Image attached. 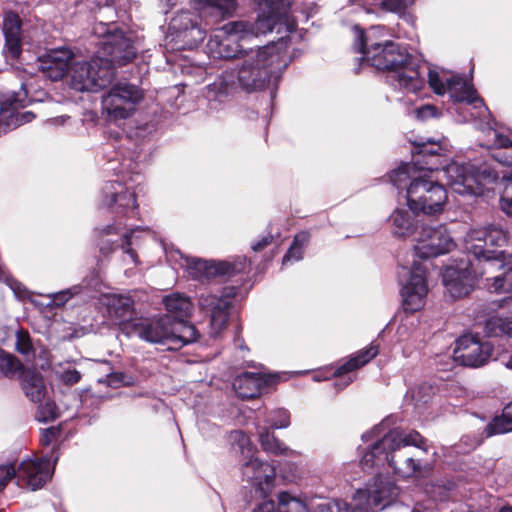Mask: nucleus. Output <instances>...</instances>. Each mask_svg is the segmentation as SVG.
<instances>
[{
    "label": "nucleus",
    "mask_w": 512,
    "mask_h": 512,
    "mask_svg": "<svg viewBox=\"0 0 512 512\" xmlns=\"http://www.w3.org/2000/svg\"><path fill=\"white\" fill-rule=\"evenodd\" d=\"M258 7V17L251 23L245 20L232 21L217 29L207 44L214 58L230 59L243 53L240 40L257 37L276 29L277 33H291L296 29V21L289 20L283 10H273L271 0H254Z\"/></svg>",
    "instance_id": "obj_1"
},
{
    "label": "nucleus",
    "mask_w": 512,
    "mask_h": 512,
    "mask_svg": "<svg viewBox=\"0 0 512 512\" xmlns=\"http://www.w3.org/2000/svg\"><path fill=\"white\" fill-rule=\"evenodd\" d=\"M464 246L475 257L474 264L480 268V274H492L501 270V274L487 278L488 289L495 293L512 291V255L489 248L486 230L483 227L470 229L464 237Z\"/></svg>",
    "instance_id": "obj_2"
},
{
    "label": "nucleus",
    "mask_w": 512,
    "mask_h": 512,
    "mask_svg": "<svg viewBox=\"0 0 512 512\" xmlns=\"http://www.w3.org/2000/svg\"><path fill=\"white\" fill-rule=\"evenodd\" d=\"M192 2L198 14L181 11L171 19L169 24V30L182 41V47L187 49L196 47L206 36V30L201 26V18H205V25L214 24L216 21L209 19L212 14L216 13L224 17L236 8V0H192Z\"/></svg>",
    "instance_id": "obj_3"
},
{
    "label": "nucleus",
    "mask_w": 512,
    "mask_h": 512,
    "mask_svg": "<svg viewBox=\"0 0 512 512\" xmlns=\"http://www.w3.org/2000/svg\"><path fill=\"white\" fill-rule=\"evenodd\" d=\"M280 55L274 48L262 47L256 51L245 53L244 60L238 70L239 86L246 92L264 89L271 78H277L282 66Z\"/></svg>",
    "instance_id": "obj_4"
},
{
    "label": "nucleus",
    "mask_w": 512,
    "mask_h": 512,
    "mask_svg": "<svg viewBox=\"0 0 512 512\" xmlns=\"http://www.w3.org/2000/svg\"><path fill=\"white\" fill-rule=\"evenodd\" d=\"M92 32L99 38L96 43L100 48L96 58H102L105 65L113 70V67L124 66L130 63L136 56V48L128 37L114 21L104 22L98 20Z\"/></svg>",
    "instance_id": "obj_5"
},
{
    "label": "nucleus",
    "mask_w": 512,
    "mask_h": 512,
    "mask_svg": "<svg viewBox=\"0 0 512 512\" xmlns=\"http://www.w3.org/2000/svg\"><path fill=\"white\" fill-rule=\"evenodd\" d=\"M144 99V90L127 83L117 82L102 96V113L109 121L131 117Z\"/></svg>",
    "instance_id": "obj_6"
},
{
    "label": "nucleus",
    "mask_w": 512,
    "mask_h": 512,
    "mask_svg": "<svg viewBox=\"0 0 512 512\" xmlns=\"http://www.w3.org/2000/svg\"><path fill=\"white\" fill-rule=\"evenodd\" d=\"M398 488L390 481L377 478L372 487L358 490L351 504L337 501V512H376L389 506L398 496Z\"/></svg>",
    "instance_id": "obj_7"
},
{
    "label": "nucleus",
    "mask_w": 512,
    "mask_h": 512,
    "mask_svg": "<svg viewBox=\"0 0 512 512\" xmlns=\"http://www.w3.org/2000/svg\"><path fill=\"white\" fill-rule=\"evenodd\" d=\"M447 191L443 185L424 178H414L407 188V203L415 214L441 213L447 202Z\"/></svg>",
    "instance_id": "obj_8"
},
{
    "label": "nucleus",
    "mask_w": 512,
    "mask_h": 512,
    "mask_svg": "<svg viewBox=\"0 0 512 512\" xmlns=\"http://www.w3.org/2000/svg\"><path fill=\"white\" fill-rule=\"evenodd\" d=\"M102 58L72 62L69 69L70 85L77 91H97L106 87L114 78V70Z\"/></svg>",
    "instance_id": "obj_9"
},
{
    "label": "nucleus",
    "mask_w": 512,
    "mask_h": 512,
    "mask_svg": "<svg viewBox=\"0 0 512 512\" xmlns=\"http://www.w3.org/2000/svg\"><path fill=\"white\" fill-rule=\"evenodd\" d=\"M394 54L387 69L390 81L407 92L420 91L424 87V79L421 77L418 61L399 44Z\"/></svg>",
    "instance_id": "obj_10"
},
{
    "label": "nucleus",
    "mask_w": 512,
    "mask_h": 512,
    "mask_svg": "<svg viewBox=\"0 0 512 512\" xmlns=\"http://www.w3.org/2000/svg\"><path fill=\"white\" fill-rule=\"evenodd\" d=\"M414 240V253L421 259L437 257L449 253L456 246L453 237L444 225L436 227L421 225Z\"/></svg>",
    "instance_id": "obj_11"
},
{
    "label": "nucleus",
    "mask_w": 512,
    "mask_h": 512,
    "mask_svg": "<svg viewBox=\"0 0 512 512\" xmlns=\"http://www.w3.org/2000/svg\"><path fill=\"white\" fill-rule=\"evenodd\" d=\"M492 352L490 342L481 341L477 335L466 334L457 339L453 355L459 364L477 368L489 361Z\"/></svg>",
    "instance_id": "obj_12"
},
{
    "label": "nucleus",
    "mask_w": 512,
    "mask_h": 512,
    "mask_svg": "<svg viewBox=\"0 0 512 512\" xmlns=\"http://www.w3.org/2000/svg\"><path fill=\"white\" fill-rule=\"evenodd\" d=\"M428 83L437 95H444L448 92L454 101H467L470 104H474L475 107H478V103H482V100L476 96L474 88L459 75L442 79L437 72L429 71Z\"/></svg>",
    "instance_id": "obj_13"
},
{
    "label": "nucleus",
    "mask_w": 512,
    "mask_h": 512,
    "mask_svg": "<svg viewBox=\"0 0 512 512\" xmlns=\"http://www.w3.org/2000/svg\"><path fill=\"white\" fill-rule=\"evenodd\" d=\"M236 289L230 287L222 296L213 294H201L199 296V307L203 311L210 312L211 334L216 337L227 325L231 299L235 297Z\"/></svg>",
    "instance_id": "obj_14"
},
{
    "label": "nucleus",
    "mask_w": 512,
    "mask_h": 512,
    "mask_svg": "<svg viewBox=\"0 0 512 512\" xmlns=\"http://www.w3.org/2000/svg\"><path fill=\"white\" fill-rule=\"evenodd\" d=\"M427 292L426 269L420 262L415 261L409 272V279L401 290L404 310L411 313L420 310L425 304Z\"/></svg>",
    "instance_id": "obj_15"
},
{
    "label": "nucleus",
    "mask_w": 512,
    "mask_h": 512,
    "mask_svg": "<svg viewBox=\"0 0 512 512\" xmlns=\"http://www.w3.org/2000/svg\"><path fill=\"white\" fill-rule=\"evenodd\" d=\"M480 274V268L474 262H470L465 268L448 267L443 273V284L446 291L453 299L468 295L474 288L476 279Z\"/></svg>",
    "instance_id": "obj_16"
},
{
    "label": "nucleus",
    "mask_w": 512,
    "mask_h": 512,
    "mask_svg": "<svg viewBox=\"0 0 512 512\" xmlns=\"http://www.w3.org/2000/svg\"><path fill=\"white\" fill-rule=\"evenodd\" d=\"M172 322L170 315L152 319H137L130 332L135 333L146 342L166 345L170 350Z\"/></svg>",
    "instance_id": "obj_17"
},
{
    "label": "nucleus",
    "mask_w": 512,
    "mask_h": 512,
    "mask_svg": "<svg viewBox=\"0 0 512 512\" xmlns=\"http://www.w3.org/2000/svg\"><path fill=\"white\" fill-rule=\"evenodd\" d=\"M102 204L112 213L130 217L136 213V195L120 182H109L103 190Z\"/></svg>",
    "instance_id": "obj_18"
},
{
    "label": "nucleus",
    "mask_w": 512,
    "mask_h": 512,
    "mask_svg": "<svg viewBox=\"0 0 512 512\" xmlns=\"http://www.w3.org/2000/svg\"><path fill=\"white\" fill-rule=\"evenodd\" d=\"M242 475L255 487L256 494L264 497L272 485L276 472L268 462L261 461L252 455L243 461Z\"/></svg>",
    "instance_id": "obj_19"
},
{
    "label": "nucleus",
    "mask_w": 512,
    "mask_h": 512,
    "mask_svg": "<svg viewBox=\"0 0 512 512\" xmlns=\"http://www.w3.org/2000/svg\"><path fill=\"white\" fill-rule=\"evenodd\" d=\"M52 476L50 460L48 458L27 459L17 468L18 484H25L32 491L41 488Z\"/></svg>",
    "instance_id": "obj_20"
},
{
    "label": "nucleus",
    "mask_w": 512,
    "mask_h": 512,
    "mask_svg": "<svg viewBox=\"0 0 512 512\" xmlns=\"http://www.w3.org/2000/svg\"><path fill=\"white\" fill-rule=\"evenodd\" d=\"M448 184L460 195L478 194L481 191L479 174L472 165L460 166L451 164L445 169Z\"/></svg>",
    "instance_id": "obj_21"
},
{
    "label": "nucleus",
    "mask_w": 512,
    "mask_h": 512,
    "mask_svg": "<svg viewBox=\"0 0 512 512\" xmlns=\"http://www.w3.org/2000/svg\"><path fill=\"white\" fill-rule=\"evenodd\" d=\"M395 49H398V44L392 41L385 43H372L366 45L364 34L361 32L358 36V46L356 51L363 55V58L373 67L378 70L387 71Z\"/></svg>",
    "instance_id": "obj_22"
},
{
    "label": "nucleus",
    "mask_w": 512,
    "mask_h": 512,
    "mask_svg": "<svg viewBox=\"0 0 512 512\" xmlns=\"http://www.w3.org/2000/svg\"><path fill=\"white\" fill-rule=\"evenodd\" d=\"M74 54L67 48L53 49L39 58L38 69L52 81L61 80L72 65Z\"/></svg>",
    "instance_id": "obj_23"
},
{
    "label": "nucleus",
    "mask_w": 512,
    "mask_h": 512,
    "mask_svg": "<svg viewBox=\"0 0 512 512\" xmlns=\"http://www.w3.org/2000/svg\"><path fill=\"white\" fill-rule=\"evenodd\" d=\"M105 305L109 318L119 325L122 330L131 333L133 323L137 320L134 319L136 313L132 298L115 294L108 295L105 297Z\"/></svg>",
    "instance_id": "obj_24"
},
{
    "label": "nucleus",
    "mask_w": 512,
    "mask_h": 512,
    "mask_svg": "<svg viewBox=\"0 0 512 512\" xmlns=\"http://www.w3.org/2000/svg\"><path fill=\"white\" fill-rule=\"evenodd\" d=\"M276 375L246 372L237 376L233 382V388L242 399H250L258 396L262 389L277 381Z\"/></svg>",
    "instance_id": "obj_25"
},
{
    "label": "nucleus",
    "mask_w": 512,
    "mask_h": 512,
    "mask_svg": "<svg viewBox=\"0 0 512 512\" xmlns=\"http://www.w3.org/2000/svg\"><path fill=\"white\" fill-rule=\"evenodd\" d=\"M3 33L7 57L17 59L21 53V20L14 12H7L3 19Z\"/></svg>",
    "instance_id": "obj_26"
},
{
    "label": "nucleus",
    "mask_w": 512,
    "mask_h": 512,
    "mask_svg": "<svg viewBox=\"0 0 512 512\" xmlns=\"http://www.w3.org/2000/svg\"><path fill=\"white\" fill-rule=\"evenodd\" d=\"M413 144L418 149L416 153H413V161L418 170H438L441 146L430 140L427 142L415 140Z\"/></svg>",
    "instance_id": "obj_27"
},
{
    "label": "nucleus",
    "mask_w": 512,
    "mask_h": 512,
    "mask_svg": "<svg viewBox=\"0 0 512 512\" xmlns=\"http://www.w3.org/2000/svg\"><path fill=\"white\" fill-rule=\"evenodd\" d=\"M425 443L424 438L417 431H411L409 433H405L403 431L394 429L389 431L381 438V443L379 447L382 445L384 447H388L389 451L394 453L402 447L406 446H416L422 448Z\"/></svg>",
    "instance_id": "obj_28"
},
{
    "label": "nucleus",
    "mask_w": 512,
    "mask_h": 512,
    "mask_svg": "<svg viewBox=\"0 0 512 512\" xmlns=\"http://www.w3.org/2000/svg\"><path fill=\"white\" fill-rule=\"evenodd\" d=\"M187 267L190 275L198 280L210 279L216 276H224L230 268L225 261H207L203 259H188Z\"/></svg>",
    "instance_id": "obj_29"
},
{
    "label": "nucleus",
    "mask_w": 512,
    "mask_h": 512,
    "mask_svg": "<svg viewBox=\"0 0 512 512\" xmlns=\"http://www.w3.org/2000/svg\"><path fill=\"white\" fill-rule=\"evenodd\" d=\"M18 378L25 395L32 402H40L45 397L46 387L40 373L25 368Z\"/></svg>",
    "instance_id": "obj_30"
},
{
    "label": "nucleus",
    "mask_w": 512,
    "mask_h": 512,
    "mask_svg": "<svg viewBox=\"0 0 512 512\" xmlns=\"http://www.w3.org/2000/svg\"><path fill=\"white\" fill-rule=\"evenodd\" d=\"M254 512H308V509L302 501L283 492L278 496L277 506L272 500H265Z\"/></svg>",
    "instance_id": "obj_31"
},
{
    "label": "nucleus",
    "mask_w": 512,
    "mask_h": 512,
    "mask_svg": "<svg viewBox=\"0 0 512 512\" xmlns=\"http://www.w3.org/2000/svg\"><path fill=\"white\" fill-rule=\"evenodd\" d=\"M393 225L394 234L402 237L417 236L420 230L419 220L417 216L404 209H396L390 217Z\"/></svg>",
    "instance_id": "obj_32"
},
{
    "label": "nucleus",
    "mask_w": 512,
    "mask_h": 512,
    "mask_svg": "<svg viewBox=\"0 0 512 512\" xmlns=\"http://www.w3.org/2000/svg\"><path fill=\"white\" fill-rule=\"evenodd\" d=\"M389 466L394 469L395 473L402 477H425L432 469L430 465H421L419 461L412 457H407L400 462L396 459L394 453L390 454Z\"/></svg>",
    "instance_id": "obj_33"
},
{
    "label": "nucleus",
    "mask_w": 512,
    "mask_h": 512,
    "mask_svg": "<svg viewBox=\"0 0 512 512\" xmlns=\"http://www.w3.org/2000/svg\"><path fill=\"white\" fill-rule=\"evenodd\" d=\"M198 339V332L194 325L184 319L173 320L171 333V349L178 350Z\"/></svg>",
    "instance_id": "obj_34"
},
{
    "label": "nucleus",
    "mask_w": 512,
    "mask_h": 512,
    "mask_svg": "<svg viewBox=\"0 0 512 512\" xmlns=\"http://www.w3.org/2000/svg\"><path fill=\"white\" fill-rule=\"evenodd\" d=\"M378 353H379L378 345L371 343L368 347L358 351L356 354L351 356L345 363L340 365L336 369L335 375L339 377L346 373H349L351 371L361 368L362 366L367 364L369 361H371L373 358H375L378 355Z\"/></svg>",
    "instance_id": "obj_35"
},
{
    "label": "nucleus",
    "mask_w": 512,
    "mask_h": 512,
    "mask_svg": "<svg viewBox=\"0 0 512 512\" xmlns=\"http://www.w3.org/2000/svg\"><path fill=\"white\" fill-rule=\"evenodd\" d=\"M234 87L233 75L225 73L215 79L206 87V98L208 101H223L232 92Z\"/></svg>",
    "instance_id": "obj_36"
},
{
    "label": "nucleus",
    "mask_w": 512,
    "mask_h": 512,
    "mask_svg": "<svg viewBox=\"0 0 512 512\" xmlns=\"http://www.w3.org/2000/svg\"><path fill=\"white\" fill-rule=\"evenodd\" d=\"M164 304L172 320L187 318L192 311L190 299L178 293L166 296L164 298Z\"/></svg>",
    "instance_id": "obj_37"
},
{
    "label": "nucleus",
    "mask_w": 512,
    "mask_h": 512,
    "mask_svg": "<svg viewBox=\"0 0 512 512\" xmlns=\"http://www.w3.org/2000/svg\"><path fill=\"white\" fill-rule=\"evenodd\" d=\"M381 439L374 443L371 450L367 451L361 461V467L364 470L371 469L374 466H378L380 464H383L384 462L389 463L390 454L392 452L389 451L388 447L380 446Z\"/></svg>",
    "instance_id": "obj_38"
},
{
    "label": "nucleus",
    "mask_w": 512,
    "mask_h": 512,
    "mask_svg": "<svg viewBox=\"0 0 512 512\" xmlns=\"http://www.w3.org/2000/svg\"><path fill=\"white\" fill-rule=\"evenodd\" d=\"M484 331L490 337L512 336V319L492 315L486 319Z\"/></svg>",
    "instance_id": "obj_39"
},
{
    "label": "nucleus",
    "mask_w": 512,
    "mask_h": 512,
    "mask_svg": "<svg viewBox=\"0 0 512 512\" xmlns=\"http://www.w3.org/2000/svg\"><path fill=\"white\" fill-rule=\"evenodd\" d=\"M417 170L418 167L414 161L412 163L402 164L399 168L392 171L390 175L391 182L397 189L407 190V184H410L414 178H422L421 176L415 175Z\"/></svg>",
    "instance_id": "obj_40"
},
{
    "label": "nucleus",
    "mask_w": 512,
    "mask_h": 512,
    "mask_svg": "<svg viewBox=\"0 0 512 512\" xmlns=\"http://www.w3.org/2000/svg\"><path fill=\"white\" fill-rule=\"evenodd\" d=\"M488 436L504 434L512 431V402L503 409L500 416H496L487 426Z\"/></svg>",
    "instance_id": "obj_41"
},
{
    "label": "nucleus",
    "mask_w": 512,
    "mask_h": 512,
    "mask_svg": "<svg viewBox=\"0 0 512 512\" xmlns=\"http://www.w3.org/2000/svg\"><path fill=\"white\" fill-rule=\"evenodd\" d=\"M493 157L503 165H512V140L504 135L495 134Z\"/></svg>",
    "instance_id": "obj_42"
},
{
    "label": "nucleus",
    "mask_w": 512,
    "mask_h": 512,
    "mask_svg": "<svg viewBox=\"0 0 512 512\" xmlns=\"http://www.w3.org/2000/svg\"><path fill=\"white\" fill-rule=\"evenodd\" d=\"M0 370L5 376L13 378L19 377L25 367L15 356L0 348Z\"/></svg>",
    "instance_id": "obj_43"
},
{
    "label": "nucleus",
    "mask_w": 512,
    "mask_h": 512,
    "mask_svg": "<svg viewBox=\"0 0 512 512\" xmlns=\"http://www.w3.org/2000/svg\"><path fill=\"white\" fill-rule=\"evenodd\" d=\"M261 447L263 450L273 454H285L288 448L284 446L267 428L259 432Z\"/></svg>",
    "instance_id": "obj_44"
},
{
    "label": "nucleus",
    "mask_w": 512,
    "mask_h": 512,
    "mask_svg": "<svg viewBox=\"0 0 512 512\" xmlns=\"http://www.w3.org/2000/svg\"><path fill=\"white\" fill-rule=\"evenodd\" d=\"M229 440L234 448H237L242 455H245V459L254 455L255 449L250 438L243 431H232L229 435Z\"/></svg>",
    "instance_id": "obj_45"
},
{
    "label": "nucleus",
    "mask_w": 512,
    "mask_h": 512,
    "mask_svg": "<svg viewBox=\"0 0 512 512\" xmlns=\"http://www.w3.org/2000/svg\"><path fill=\"white\" fill-rule=\"evenodd\" d=\"M483 228L486 230L489 247H501L507 242V233L501 227L489 225Z\"/></svg>",
    "instance_id": "obj_46"
},
{
    "label": "nucleus",
    "mask_w": 512,
    "mask_h": 512,
    "mask_svg": "<svg viewBox=\"0 0 512 512\" xmlns=\"http://www.w3.org/2000/svg\"><path fill=\"white\" fill-rule=\"evenodd\" d=\"M59 416L58 409L53 402H46L40 405L36 418L41 422H49L55 420Z\"/></svg>",
    "instance_id": "obj_47"
},
{
    "label": "nucleus",
    "mask_w": 512,
    "mask_h": 512,
    "mask_svg": "<svg viewBox=\"0 0 512 512\" xmlns=\"http://www.w3.org/2000/svg\"><path fill=\"white\" fill-rule=\"evenodd\" d=\"M15 345L16 350L23 355L33 353L32 341L27 331L20 330L17 332Z\"/></svg>",
    "instance_id": "obj_48"
},
{
    "label": "nucleus",
    "mask_w": 512,
    "mask_h": 512,
    "mask_svg": "<svg viewBox=\"0 0 512 512\" xmlns=\"http://www.w3.org/2000/svg\"><path fill=\"white\" fill-rule=\"evenodd\" d=\"M268 422L273 429L286 428L290 425V415L286 410L279 409Z\"/></svg>",
    "instance_id": "obj_49"
},
{
    "label": "nucleus",
    "mask_w": 512,
    "mask_h": 512,
    "mask_svg": "<svg viewBox=\"0 0 512 512\" xmlns=\"http://www.w3.org/2000/svg\"><path fill=\"white\" fill-rule=\"evenodd\" d=\"M225 262H226V264H228L230 266V268L227 270V272L224 275H229V276L235 275L238 273H243L250 266V261L244 256L238 257L233 263L228 262V261H225Z\"/></svg>",
    "instance_id": "obj_50"
},
{
    "label": "nucleus",
    "mask_w": 512,
    "mask_h": 512,
    "mask_svg": "<svg viewBox=\"0 0 512 512\" xmlns=\"http://www.w3.org/2000/svg\"><path fill=\"white\" fill-rule=\"evenodd\" d=\"M15 477L17 478V470L14 465L10 464L0 467V488L3 490Z\"/></svg>",
    "instance_id": "obj_51"
},
{
    "label": "nucleus",
    "mask_w": 512,
    "mask_h": 512,
    "mask_svg": "<svg viewBox=\"0 0 512 512\" xmlns=\"http://www.w3.org/2000/svg\"><path fill=\"white\" fill-rule=\"evenodd\" d=\"M412 0H382L381 6L391 12H402Z\"/></svg>",
    "instance_id": "obj_52"
},
{
    "label": "nucleus",
    "mask_w": 512,
    "mask_h": 512,
    "mask_svg": "<svg viewBox=\"0 0 512 512\" xmlns=\"http://www.w3.org/2000/svg\"><path fill=\"white\" fill-rule=\"evenodd\" d=\"M291 4L292 0H271V6L273 10H283L289 20H295L294 17L290 14Z\"/></svg>",
    "instance_id": "obj_53"
},
{
    "label": "nucleus",
    "mask_w": 512,
    "mask_h": 512,
    "mask_svg": "<svg viewBox=\"0 0 512 512\" xmlns=\"http://www.w3.org/2000/svg\"><path fill=\"white\" fill-rule=\"evenodd\" d=\"M60 379L66 385H74L80 381L81 374L75 369L66 370L61 374Z\"/></svg>",
    "instance_id": "obj_54"
},
{
    "label": "nucleus",
    "mask_w": 512,
    "mask_h": 512,
    "mask_svg": "<svg viewBox=\"0 0 512 512\" xmlns=\"http://www.w3.org/2000/svg\"><path fill=\"white\" fill-rule=\"evenodd\" d=\"M60 431L55 427H50L42 431L40 442L44 446H48L51 444L53 440L57 438Z\"/></svg>",
    "instance_id": "obj_55"
},
{
    "label": "nucleus",
    "mask_w": 512,
    "mask_h": 512,
    "mask_svg": "<svg viewBox=\"0 0 512 512\" xmlns=\"http://www.w3.org/2000/svg\"><path fill=\"white\" fill-rule=\"evenodd\" d=\"M309 234L307 232L298 233L293 240L292 243V252L296 251V249L302 250L303 247L309 242Z\"/></svg>",
    "instance_id": "obj_56"
},
{
    "label": "nucleus",
    "mask_w": 512,
    "mask_h": 512,
    "mask_svg": "<svg viewBox=\"0 0 512 512\" xmlns=\"http://www.w3.org/2000/svg\"><path fill=\"white\" fill-rule=\"evenodd\" d=\"M436 115V108L432 105H423L422 107L416 109V117L418 119H426L429 117H433Z\"/></svg>",
    "instance_id": "obj_57"
},
{
    "label": "nucleus",
    "mask_w": 512,
    "mask_h": 512,
    "mask_svg": "<svg viewBox=\"0 0 512 512\" xmlns=\"http://www.w3.org/2000/svg\"><path fill=\"white\" fill-rule=\"evenodd\" d=\"M503 192L501 196H506V199L512 200V172L503 179Z\"/></svg>",
    "instance_id": "obj_58"
},
{
    "label": "nucleus",
    "mask_w": 512,
    "mask_h": 512,
    "mask_svg": "<svg viewBox=\"0 0 512 512\" xmlns=\"http://www.w3.org/2000/svg\"><path fill=\"white\" fill-rule=\"evenodd\" d=\"M273 236L271 234L264 236L261 240L258 242L252 244L251 248L255 252L262 251L264 248H266L268 245L272 243Z\"/></svg>",
    "instance_id": "obj_59"
},
{
    "label": "nucleus",
    "mask_w": 512,
    "mask_h": 512,
    "mask_svg": "<svg viewBox=\"0 0 512 512\" xmlns=\"http://www.w3.org/2000/svg\"><path fill=\"white\" fill-rule=\"evenodd\" d=\"M301 258H302V250L296 249V251L292 252V245H291L288 252L283 257V264H286L291 259L300 260Z\"/></svg>",
    "instance_id": "obj_60"
},
{
    "label": "nucleus",
    "mask_w": 512,
    "mask_h": 512,
    "mask_svg": "<svg viewBox=\"0 0 512 512\" xmlns=\"http://www.w3.org/2000/svg\"><path fill=\"white\" fill-rule=\"evenodd\" d=\"M500 207L505 214L512 217V200L506 199V196H501Z\"/></svg>",
    "instance_id": "obj_61"
},
{
    "label": "nucleus",
    "mask_w": 512,
    "mask_h": 512,
    "mask_svg": "<svg viewBox=\"0 0 512 512\" xmlns=\"http://www.w3.org/2000/svg\"><path fill=\"white\" fill-rule=\"evenodd\" d=\"M34 118V115L32 112H24L22 114H17L15 116V121L17 124H23L30 122Z\"/></svg>",
    "instance_id": "obj_62"
},
{
    "label": "nucleus",
    "mask_w": 512,
    "mask_h": 512,
    "mask_svg": "<svg viewBox=\"0 0 512 512\" xmlns=\"http://www.w3.org/2000/svg\"><path fill=\"white\" fill-rule=\"evenodd\" d=\"M124 245H123V249L125 250L126 253L130 254L131 257L134 259L135 257V253L132 251V249L130 248V245H131V233H125L124 236Z\"/></svg>",
    "instance_id": "obj_63"
},
{
    "label": "nucleus",
    "mask_w": 512,
    "mask_h": 512,
    "mask_svg": "<svg viewBox=\"0 0 512 512\" xmlns=\"http://www.w3.org/2000/svg\"><path fill=\"white\" fill-rule=\"evenodd\" d=\"M121 228L116 225H107L102 229L103 235H109V234H117Z\"/></svg>",
    "instance_id": "obj_64"
}]
</instances>
